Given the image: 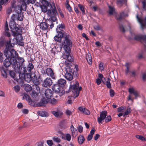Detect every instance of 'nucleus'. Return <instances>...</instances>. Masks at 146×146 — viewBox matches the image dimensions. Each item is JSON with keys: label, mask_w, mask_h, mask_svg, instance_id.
<instances>
[{"label": "nucleus", "mask_w": 146, "mask_h": 146, "mask_svg": "<svg viewBox=\"0 0 146 146\" xmlns=\"http://www.w3.org/2000/svg\"><path fill=\"white\" fill-rule=\"evenodd\" d=\"M134 39L143 42L146 44V35H136L135 36Z\"/></svg>", "instance_id": "ddd939ff"}, {"label": "nucleus", "mask_w": 146, "mask_h": 146, "mask_svg": "<svg viewBox=\"0 0 146 146\" xmlns=\"http://www.w3.org/2000/svg\"><path fill=\"white\" fill-rule=\"evenodd\" d=\"M124 16V13L123 12H122L120 13L119 15H117L115 17V18L118 21H121Z\"/></svg>", "instance_id": "393cba45"}, {"label": "nucleus", "mask_w": 146, "mask_h": 146, "mask_svg": "<svg viewBox=\"0 0 146 146\" xmlns=\"http://www.w3.org/2000/svg\"><path fill=\"white\" fill-rule=\"evenodd\" d=\"M107 115L106 111H103L100 112V117H98V121L99 124L102 123V121L105 119Z\"/></svg>", "instance_id": "9d476101"}, {"label": "nucleus", "mask_w": 146, "mask_h": 146, "mask_svg": "<svg viewBox=\"0 0 146 146\" xmlns=\"http://www.w3.org/2000/svg\"><path fill=\"white\" fill-rule=\"evenodd\" d=\"M38 94L36 92L35 90H33L32 91V93L31 94V96L34 98L35 100H36L37 98L36 97L38 96Z\"/></svg>", "instance_id": "a19ab883"}, {"label": "nucleus", "mask_w": 146, "mask_h": 146, "mask_svg": "<svg viewBox=\"0 0 146 146\" xmlns=\"http://www.w3.org/2000/svg\"><path fill=\"white\" fill-rule=\"evenodd\" d=\"M32 81L34 83V85H39L40 84L39 80L38 78H37L36 76L34 74L33 77H32Z\"/></svg>", "instance_id": "b1692460"}, {"label": "nucleus", "mask_w": 146, "mask_h": 146, "mask_svg": "<svg viewBox=\"0 0 146 146\" xmlns=\"http://www.w3.org/2000/svg\"><path fill=\"white\" fill-rule=\"evenodd\" d=\"M71 37L69 35H64V40L62 41L60 44V48L63 47L65 51L69 52L71 50L70 47L72 46V42Z\"/></svg>", "instance_id": "7ed1b4c3"}, {"label": "nucleus", "mask_w": 146, "mask_h": 146, "mask_svg": "<svg viewBox=\"0 0 146 146\" xmlns=\"http://www.w3.org/2000/svg\"><path fill=\"white\" fill-rule=\"evenodd\" d=\"M65 27V26L64 23L59 24V25L58 26L56 29V31L57 33H61L63 35H65V32L63 30V29H64Z\"/></svg>", "instance_id": "f8f14e48"}, {"label": "nucleus", "mask_w": 146, "mask_h": 146, "mask_svg": "<svg viewBox=\"0 0 146 146\" xmlns=\"http://www.w3.org/2000/svg\"><path fill=\"white\" fill-rule=\"evenodd\" d=\"M29 73V72H28L24 74V79L25 81L27 82H30L32 79V77H31Z\"/></svg>", "instance_id": "4be33fe9"}, {"label": "nucleus", "mask_w": 146, "mask_h": 146, "mask_svg": "<svg viewBox=\"0 0 146 146\" xmlns=\"http://www.w3.org/2000/svg\"><path fill=\"white\" fill-rule=\"evenodd\" d=\"M53 140L56 142L59 143L60 142V139L58 137H54L52 138Z\"/></svg>", "instance_id": "5fc2aeb1"}, {"label": "nucleus", "mask_w": 146, "mask_h": 146, "mask_svg": "<svg viewBox=\"0 0 146 146\" xmlns=\"http://www.w3.org/2000/svg\"><path fill=\"white\" fill-rule=\"evenodd\" d=\"M24 98H25L29 102V103H30V102H32V101L31 100V99L30 98V97L27 94H24V96L23 97Z\"/></svg>", "instance_id": "37998d69"}, {"label": "nucleus", "mask_w": 146, "mask_h": 146, "mask_svg": "<svg viewBox=\"0 0 146 146\" xmlns=\"http://www.w3.org/2000/svg\"><path fill=\"white\" fill-rule=\"evenodd\" d=\"M111 79L108 78H107V81L105 82L104 84L106 85L107 87L109 89H111V84L110 82ZM105 81V80L104 81Z\"/></svg>", "instance_id": "473e14b6"}, {"label": "nucleus", "mask_w": 146, "mask_h": 146, "mask_svg": "<svg viewBox=\"0 0 146 146\" xmlns=\"http://www.w3.org/2000/svg\"><path fill=\"white\" fill-rule=\"evenodd\" d=\"M13 89L15 92L17 93L20 90V86L18 85H16L13 87Z\"/></svg>", "instance_id": "8fccbe9b"}, {"label": "nucleus", "mask_w": 146, "mask_h": 146, "mask_svg": "<svg viewBox=\"0 0 146 146\" xmlns=\"http://www.w3.org/2000/svg\"><path fill=\"white\" fill-rule=\"evenodd\" d=\"M109 13L110 15H113L115 9L113 7L110 6H109Z\"/></svg>", "instance_id": "79ce46f5"}, {"label": "nucleus", "mask_w": 146, "mask_h": 146, "mask_svg": "<svg viewBox=\"0 0 146 146\" xmlns=\"http://www.w3.org/2000/svg\"><path fill=\"white\" fill-rule=\"evenodd\" d=\"M64 77L68 80L70 81L73 79L72 74L70 73L66 72L64 75Z\"/></svg>", "instance_id": "a878e982"}, {"label": "nucleus", "mask_w": 146, "mask_h": 146, "mask_svg": "<svg viewBox=\"0 0 146 146\" xmlns=\"http://www.w3.org/2000/svg\"><path fill=\"white\" fill-rule=\"evenodd\" d=\"M66 138L67 141H70L71 139V136L69 134L67 133L66 135Z\"/></svg>", "instance_id": "13d9d810"}, {"label": "nucleus", "mask_w": 146, "mask_h": 146, "mask_svg": "<svg viewBox=\"0 0 146 146\" xmlns=\"http://www.w3.org/2000/svg\"><path fill=\"white\" fill-rule=\"evenodd\" d=\"M23 13H20L18 14L17 20L20 21H23Z\"/></svg>", "instance_id": "58836bf2"}, {"label": "nucleus", "mask_w": 146, "mask_h": 146, "mask_svg": "<svg viewBox=\"0 0 146 146\" xmlns=\"http://www.w3.org/2000/svg\"><path fill=\"white\" fill-rule=\"evenodd\" d=\"M136 17L138 19L139 22L141 24V27L142 29L146 27V17L144 19H143L138 17V15H137Z\"/></svg>", "instance_id": "2eb2a0df"}, {"label": "nucleus", "mask_w": 146, "mask_h": 146, "mask_svg": "<svg viewBox=\"0 0 146 146\" xmlns=\"http://www.w3.org/2000/svg\"><path fill=\"white\" fill-rule=\"evenodd\" d=\"M16 60H12V59L7 58L3 61V64L6 68H8L11 65L14 68V66L15 65V63H16Z\"/></svg>", "instance_id": "6e6552de"}, {"label": "nucleus", "mask_w": 146, "mask_h": 146, "mask_svg": "<svg viewBox=\"0 0 146 146\" xmlns=\"http://www.w3.org/2000/svg\"><path fill=\"white\" fill-rule=\"evenodd\" d=\"M94 28L96 30H100L101 29L100 27L98 25L94 26Z\"/></svg>", "instance_id": "774afa93"}, {"label": "nucleus", "mask_w": 146, "mask_h": 146, "mask_svg": "<svg viewBox=\"0 0 146 146\" xmlns=\"http://www.w3.org/2000/svg\"><path fill=\"white\" fill-rule=\"evenodd\" d=\"M39 85H33V88L34 89L37 90L38 92L40 91V88L38 86Z\"/></svg>", "instance_id": "3c124183"}, {"label": "nucleus", "mask_w": 146, "mask_h": 146, "mask_svg": "<svg viewBox=\"0 0 146 146\" xmlns=\"http://www.w3.org/2000/svg\"><path fill=\"white\" fill-rule=\"evenodd\" d=\"M52 82L50 78H47L44 81L42 85L43 86L47 87L50 86L52 84Z\"/></svg>", "instance_id": "4468645a"}, {"label": "nucleus", "mask_w": 146, "mask_h": 146, "mask_svg": "<svg viewBox=\"0 0 146 146\" xmlns=\"http://www.w3.org/2000/svg\"><path fill=\"white\" fill-rule=\"evenodd\" d=\"M18 64L15 65L14 66V69L15 72L18 73L19 74H21L23 75L27 72V70H26V67H25L23 65L20 66V64L17 63Z\"/></svg>", "instance_id": "423d86ee"}, {"label": "nucleus", "mask_w": 146, "mask_h": 146, "mask_svg": "<svg viewBox=\"0 0 146 146\" xmlns=\"http://www.w3.org/2000/svg\"><path fill=\"white\" fill-rule=\"evenodd\" d=\"M102 82L104 84H105V81L100 78H97L96 80V83L98 85H99Z\"/></svg>", "instance_id": "de8ad7c7"}, {"label": "nucleus", "mask_w": 146, "mask_h": 146, "mask_svg": "<svg viewBox=\"0 0 146 146\" xmlns=\"http://www.w3.org/2000/svg\"><path fill=\"white\" fill-rule=\"evenodd\" d=\"M99 69L101 70H103L104 69V67L103 63L102 62L100 63L99 65Z\"/></svg>", "instance_id": "69168bd1"}, {"label": "nucleus", "mask_w": 146, "mask_h": 146, "mask_svg": "<svg viewBox=\"0 0 146 146\" xmlns=\"http://www.w3.org/2000/svg\"><path fill=\"white\" fill-rule=\"evenodd\" d=\"M48 25H49V24H47V23L45 22H42L40 23L39 26L40 29L44 31H47Z\"/></svg>", "instance_id": "a211bd4d"}, {"label": "nucleus", "mask_w": 146, "mask_h": 146, "mask_svg": "<svg viewBox=\"0 0 146 146\" xmlns=\"http://www.w3.org/2000/svg\"><path fill=\"white\" fill-rule=\"evenodd\" d=\"M52 89L56 93H60L62 94H64L65 91L63 88L58 84H55L52 86Z\"/></svg>", "instance_id": "1a4fd4ad"}, {"label": "nucleus", "mask_w": 146, "mask_h": 146, "mask_svg": "<svg viewBox=\"0 0 146 146\" xmlns=\"http://www.w3.org/2000/svg\"><path fill=\"white\" fill-rule=\"evenodd\" d=\"M82 89V87H79L78 82L76 80H74L70 82L69 90L66 92L69 93L72 91L75 98L78 96L80 91H81Z\"/></svg>", "instance_id": "f03ea898"}, {"label": "nucleus", "mask_w": 146, "mask_h": 146, "mask_svg": "<svg viewBox=\"0 0 146 146\" xmlns=\"http://www.w3.org/2000/svg\"><path fill=\"white\" fill-rule=\"evenodd\" d=\"M78 7H79L81 11H82V15H84L85 13L84 8L83 7V6L82 5L80 4H78Z\"/></svg>", "instance_id": "c03bdc74"}, {"label": "nucleus", "mask_w": 146, "mask_h": 146, "mask_svg": "<svg viewBox=\"0 0 146 146\" xmlns=\"http://www.w3.org/2000/svg\"><path fill=\"white\" fill-rule=\"evenodd\" d=\"M86 58L89 64L90 65H91L92 63V60L91 56L90 53L86 54Z\"/></svg>", "instance_id": "c85d7f7f"}, {"label": "nucleus", "mask_w": 146, "mask_h": 146, "mask_svg": "<svg viewBox=\"0 0 146 146\" xmlns=\"http://www.w3.org/2000/svg\"><path fill=\"white\" fill-rule=\"evenodd\" d=\"M9 25L10 29L12 30V35L14 36L20 35L21 33V27H19L15 22H10Z\"/></svg>", "instance_id": "20e7f679"}, {"label": "nucleus", "mask_w": 146, "mask_h": 146, "mask_svg": "<svg viewBox=\"0 0 146 146\" xmlns=\"http://www.w3.org/2000/svg\"><path fill=\"white\" fill-rule=\"evenodd\" d=\"M37 113L38 115L40 116L44 117H46L47 116V113L45 111H38Z\"/></svg>", "instance_id": "72a5a7b5"}, {"label": "nucleus", "mask_w": 146, "mask_h": 146, "mask_svg": "<svg viewBox=\"0 0 146 146\" xmlns=\"http://www.w3.org/2000/svg\"><path fill=\"white\" fill-rule=\"evenodd\" d=\"M77 129L79 133H81L83 131V127L81 125H79L77 128Z\"/></svg>", "instance_id": "bf43d9fd"}, {"label": "nucleus", "mask_w": 146, "mask_h": 146, "mask_svg": "<svg viewBox=\"0 0 146 146\" xmlns=\"http://www.w3.org/2000/svg\"><path fill=\"white\" fill-rule=\"evenodd\" d=\"M66 9L68 10L69 12H71L72 11V8L70 5H66Z\"/></svg>", "instance_id": "0e129e2a"}, {"label": "nucleus", "mask_w": 146, "mask_h": 146, "mask_svg": "<svg viewBox=\"0 0 146 146\" xmlns=\"http://www.w3.org/2000/svg\"><path fill=\"white\" fill-rule=\"evenodd\" d=\"M65 71L66 72L69 73L71 74L72 73V74H74V71L73 70L71 69L69 66L67 67L66 68Z\"/></svg>", "instance_id": "e433bc0d"}, {"label": "nucleus", "mask_w": 146, "mask_h": 146, "mask_svg": "<svg viewBox=\"0 0 146 146\" xmlns=\"http://www.w3.org/2000/svg\"><path fill=\"white\" fill-rule=\"evenodd\" d=\"M0 71L2 75L3 76H5L6 74V72L4 68L3 67H1Z\"/></svg>", "instance_id": "49530a36"}, {"label": "nucleus", "mask_w": 146, "mask_h": 146, "mask_svg": "<svg viewBox=\"0 0 146 146\" xmlns=\"http://www.w3.org/2000/svg\"><path fill=\"white\" fill-rule=\"evenodd\" d=\"M25 89L27 92H29L32 90L31 85L28 84L25 85Z\"/></svg>", "instance_id": "c9c22d12"}, {"label": "nucleus", "mask_w": 146, "mask_h": 146, "mask_svg": "<svg viewBox=\"0 0 146 146\" xmlns=\"http://www.w3.org/2000/svg\"><path fill=\"white\" fill-rule=\"evenodd\" d=\"M9 39L10 40L7 41L5 44L6 48L5 49H7L8 50H11V48L13 47L15 45L14 43H11V41L10 40L11 39Z\"/></svg>", "instance_id": "f3484780"}, {"label": "nucleus", "mask_w": 146, "mask_h": 146, "mask_svg": "<svg viewBox=\"0 0 146 146\" xmlns=\"http://www.w3.org/2000/svg\"><path fill=\"white\" fill-rule=\"evenodd\" d=\"M27 9V5L25 3H22L20 7V10L21 11H25Z\"/></svg>", "instance_id": "ea45409f"}, {"label": "nucleus", "mask_w": 146, "mask_h": 146, "mask_svg": "<svg viewBox=\"0 0 146 146\" xmlns=\"http://www.w3.org/2000/svg\"><path fill=\"white\" fill-rule=\"evenodd\" d=\"M128 91L130 94H133L135 97V98L137 99V98L139 96V94L137 91H135L133 88H129Z\"/></svg>", "instance_id": "6ab92c4d"}, {"label": "nucleus", "mask_w": 146, "mask_h": 146, "mask_svg": "<svg viewBox=\"0 0 146 146\" xmlns=\"http://www.w3.org/2000/svg\"><path fill=\"white\" fill-rule=\"evenodd\" d=\"M135 137L137 138L138 139L142 141L145 140V138H144L142 135H136Z\"/></svg>", "instance_id": "603ef678"}, {"label": "nucleus", "mask_w": 146, "mask_h": 146, "mask_svg": "<svg viewBox=\"0 0 146 146\" xmlns=\"http://www.w3.org/2000/svg\"><path fill=\"white\" fill-rule=\"evenodd\" d=\"M16 17V15L13 14L11 17V19L10 22H15Z\"/></svg>", "instance_id": "4d7b16f0"}, {"label": "nucleus", "mask_w": 146, "mask_h": 146, "mask_svg": "<svg viewBox=\"0 0 146 146\" xmlns=\"http://www.w3.org/2000/svg\"><path fill=\"white\" fill-rule=\"evenodd\" d=\"M78 109L80 112L85 114L89 115L90 114V112L89 110L82 106L79 107Z\"/></svg>", "instance_id": "412c9836"}, {"label": "nucleus", "mask_w": 146, "mask_h": 146, "mask_svg": "<svg viewBox=\"0 0 146 146\" xmlns=\"http://www.w3.org/2000/svg\"><path fill=\"white\" fill-rule=\"evenodd\" d=\"M47 143L48 145L50 146H52L53 144L52 141L51 140H47Z\"/></svg>", "instance_id": "338daca9"}, {"label": "nucleus", "mask_w": 146, "mask_h": 146, "mask_svg": "<svg viewBox=\"0 0 146 146\" xmlns=\"http://www.w3.org/2000/svg\"><path fill=\"white\" fill-rule=\"evenodd\" d=\"M57 83L60 86L63 87L66 84V81L65 79L61 78L58 80Z\"/></svg>", "instance_id": "5701e85b"}, {"label": "nucleus", "mask_w": 146, "mask_h": 146, "mask_svg": "<svg viewBox=\"0 0 146 146\" xmlns=\"http://www.w3.org/2000/svg\"><path fill=\"white\" fill-rule=\"evenodd\" d=\"M4 54L7 58L12 59V60H16L18 57V54L13 49L8 50L7 49H5Z\"/></svg>", "instance_id": "39448f33"}, {"label": "nucleus", "mask_w": 146, "mask_h": 146, "mask_svg": "<svg viewBox=\"0 0 146 146\" xmlns=\"http://www.w3.org/2000/svg\"><path fill=\"white\" fill-rule=\"evenodd\" d=\"M16 63H15V64L16 65V64H18L17 63H19L20 64V66L21 65H23V63L24 62V60L23 58H21V57H19L18 58V62L17 61L16 59Z\"/></svg>", "instance_id": "c756f323"}, {"label": "nucleus", "mask_w": 146, "mask_h": 146, "mask_svg": "<svg viewBox=\"0 0 146 146\" xmlns=\"http://www.w3.org/2000/svg\"><path fill=\"white\" fill-rule=\"evenodd\" d=\"M42 11L44 12L47 11V14L49 17V21L50 22V17L51 19L55 21L57 19L56 17L58 15L57 10L54 3H50L47 2V6L42 7Z\"/></svg>", "instance_id": "f257e3e1"}, {"label": "nucleus", "mask_w": 146, "mask_h": 146, "mask_svg": "<svg viewBox=\"0 0 146 146\" xmlns=\"http://www.w3.org/2000/svg\"><path fill=\"white\" fill-rule=\"evenodd\" d=\"M125 66L126 67V69L125 71V72L126 75H128V73L130 72L129 71V64L128 63H126Z\"/></svg>", "instance_id": "f704fd0d"}, {"label": "nucleus", "mask_w": 146, "mask_h": 146, "mask_svg": "<svg viewBox=\"0 0 146 146\" xmlns=\"http://www.w3.org/2000/svg\"><path fill=\"white\" fill-rule=\"evenodd\" d=\"M146 52V45L145 44H144V50L143 52H142V54H139L138 55V57L139 58H141L143 57V54L144 52Z\"/></svg>", "instance_id": "09e8293b"}, {"label": "nucleus", "mask_w": 146, "mask_h": 146, "mask_svg": "<svg viewBox=\"0 0 146 146\" xmlns=\"http://www.w3.org/2000/svg\"><path fill=\"white\" fill-rule=\"evenodd\" d=\"M34 68V66L31 63H29L28 66L26 67V70L27 72L30 73L31 70L33 69Z\"/></svg>", "instance_id": "2f4dec72"}, {"label": "nucleus", "mask_w": 146, "mask_h": 146, "mask_svg": "<svg viewBox=\"0 0 146 146\" xmlns=\"http://www.w3.org/2000/svg\"><path fill=\"white\" fill-rule=\"evenodd\" d=\"M65 53L63 55V57L64 58L67 59V60L69 62H71L73 61V59L72 57L70 55V54L71 52V50L69 52L68 51H65Z\"/></svg>", "instance_id": "9b49d317"}, {"label": "nucleus", "mask_w": 146, "mask_h": 146, "mask_svg": "<svg viewBox=\"0 0 146 146\" xmlns=\"http://www.w3.org/2000/svg\"><path fill=\"white\" fill-rule=\"evenodd\" d=\"M85 140L84 137L82 135H80L78 138V142L80 144H82Z\"/></svg>", "instance_id": "7c9ffc66"}, {"label": "nucleus", "mask_w": 146, "mask_h": 146, "mask_svg": "<svg viewBox=\"0 0 146 146\" xmlns=\"http://www.w3.org/2000/svg\"><path fill=\"white\" fill-rule=\"evenodd\" d=\"M64 35L62 34L58 33L54 37V39L56 42H61L62 38L63 37Z\"/></svg>", "instance_id": "aec40b11"}, {"label": "nucleus", "mask_w": 146, "mask_h": 146, "mask_svg": "<svg viewBox=\"0 0 146 146\" xmlns=\"http://www.w3.org/2000/svg\"><path fill=\"white\" fill-rule=\"evenodd\" d=\"M46 73L48 76H50L52 79H55V76L52 69L50 68H47L46 70Z\"/></svg>", "instance_id": "dca6fc26"}, {"label": "nucleus", "mask_w": 146, "mask_h": 146, "mask_svg": "<svg viewBox=\"0 0 146 146\" xmlns=\"http://www.w3.org/2000/svg\"><path fill=\"white\" fill-rule=\"evenodd\" d=\"M110 96L111 97H113L115 95L114 91L111 89H110L109 91Z\"/></svg>", "instance_id": "6e6d98bb"}, {"label": "nucleus", "mask_w": 146, "mask_h": 146, "mask_svg": "<svg viewBox=\"0 0 146 146\" xmlns=\"http://www.w3.org/2000/svg\"><path fill=\"white\" fill-rule=\"evenodd\" d=\"M35 33L36 35H39L41 32L38 29L36 28H35Z\"/></svg>", "instance_id": "e2e57ef3"}, {"label": "nucleus", "mask_w": 146, "mask_h": 146, "mask_svg": "<svg viewBox=\"0 0 146 146\" xmlns=\"http://www.w3.org/2000/svg\"><path fill=\"white\" fill-rule=\"evenodd\" d=\"M119 29L121 31L123 32H125V30L122 25H121L119 24Z\"/></svg>", "instance_id": "052dcab7"}, {"label": "nucleus", "mask_w": 146, "mask_h": 146, "mask_svg": "<svg viewBox=\"0 0 146 146\" xmlns=\"http://www.w3.org/2000/svg\"><path fill=\"white\" fill-rule=\"evenodd\" d=\"M52 113L56 117H60L63 115V112L60 111H52Z\"/></svg>", "instance_id": "cd10ccee"}, {"label": "nucleus", "mask_w": 146, "mask_h": 146, "mask_svg": "<svg viewBox=\"0 0 146 146\" xmlns=\"http://www.w3.org/2000/svg\"><path fill=\"white\" fill-rule=\"evenodd\" d=\"M131 109L130 108H128L123 113V117L126 116V115H127L131 113Z\"/></svg>", "instance_id": "a18cd8bd"}, {"label": "nucleus", "mask_w": 146, "mask_h": 146, "mask_svg": "<svg viewBox=\"0 0 146 146\" xmlns=\"http://www.w3.org/2000/svg\"><path fill=\"white\" fill-rule=\"evenodd\" d=\"M4 29L5 30V35L8 37H10L11 36V34L9 32V29L8 28V25L7 24L5 25Z\"/></svg>", "instance_id": "bb28decb"}, {"label": "nucleus", "mask_w": 146, "mask_h": 146, "mask_svg": "<svg viewBox=\"0 0 146 146\" xmlns=\"http://www.w3.org/2000/svg\"><path fill=\"white\" fill-rule=\"evenodd\" d=\"M53 92L51 89H47L45 91V95L47 98V99H45L44 100V98H43L42 99V101L44 104L48 103L49 101V99H50L53 95Z\"/></svg>", "instance_id": "0eeeda50"}, {"label": "nucleus", "mask_w": 146, "mask_h": 146, "mask_svg": "<svg viewBox=\"0 0 146 146\" xmlns=\"http://www.w3.org/2000/svg\"><path fill=\"white\" fill-rule=\"evenodd\" d=\"M57 102V100L56 99L53 98L50 101V103L53 104H55Z\"/></svg>", "instance_id": "680f3d73"}, {"label": "nucleus", "mask_w": 146, "mask_h": 146, "mask_svg": "<svg viewBox=\"0 0 146 146\" xmlns=\"http://www.w3.org/2000/svg\"><path fill=\"white\" fill-rule=\"evenodd\" d=\"M111 120V118L110 115H109L105 118V121L106 123H108Z\"/></svg>", "instance_id": "864d4df0"}, {"label": "nucleus", "mask_w": 146, "mask_h": 146, "mask_svg": "<svg viewBox=\"0 0 146 146\" xmlns=\"http://www.w3.org/2000/svg\"><path fill=\"white\" fill-rule=\"evenodd\" d=\"M71 131L72 132V134L73 136L75 135L76 132L77 131L76 129L74 127L73 125L70 126Z\"/></svg>", "instance_id": "4c0bfd02"}]
</instances>
